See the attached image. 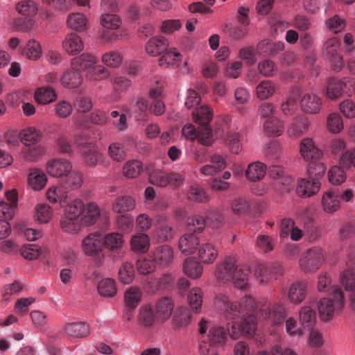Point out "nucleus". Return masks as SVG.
<instances>
[{
  "mask_svg": "<svg viewBox=\"0 0 355 355\" xmlns=\"http://www.w3.org/2000/svg\"><path fill=\"white\" fill-rule=\"evenodd\" d=\"M173 282V277L169 274H164L159 277L152 278L149 282V286L152 292L165 289L169 287Z\"/></svg>",
  "mask_w": 355,
  "mask_h": 355,
  "instance_id": "8fccbe9b",
  "label": "nucleus"
},
{
  "mask_svg": "<svg viewBox=\"0 0 355 355\" xmlns=\"http://www.w3.org/2000/svg\"><path fill=\"white\" fill-rule=\"evenodd\" d=\"M300 106L304 112L315 114L319 112L320 110L322 100L313 93H307L302 96L300 101Z\"/></svg>",
  "mask_w": 355,
  "mask_h": 355,
  "instance_id": "dca6fc26",
  "label": "nucleus"
},
{
  "mask_svg": "<svg viewBox=\"0 0 355 355\" xmlns=\"http://www.w3.org/2000/svg\"><path fill=\"white\" fill-rule=\"evenodd\" d=\"M340 193L336 191H329L324 193L322 199L323 209L328 213L336 211L340 207Z\"/></svg>",
  "mask_w": 355,
  "mask_h": 355,
  "instance_id": "a878e982",
  "label": "nucleus"
},
{
  "mask_svg": "<svg viewBox=\"0 0 355 355\" xmlns=\"http://www.w3.org/2000/svg\"><path fill=\"white\" fill-rule=\"evenodd\" d=\"M55 91L49 87H43L37 89L35 93V99L37 103L42 105L49 104L56 99Z\"/></svg>",
  "mask_w": 355,
  "mask_h": 355,
  "instance_id": "4c0bfd02",
  "label": "nucleus"
},
{
  "mask_svg": "<svg viewBox=\"0 0 355 355\" xmlns=\"http://www.w3.org/2000/svg\"><path fill=\"white\" fill-rule=\"evenodd\" d=\"M83 207L84 204L81 200L75 199L67 206L65 216L80 219Z\"/></svg>",
  "mask_w": 355,
  "mask_h": 355,
  "instance_id": "0e129e2a",
  "label": "nucleus"
},
{
  "mask_svg": "<svg viewBox=\"0 0 355 355\" xmlns=\"http://www.w3.org/2000/svg\"><path fill=\"white\" fill-rule=\"evenodd\" d=\"M193 120L200 127L199 143L205 146H210L214 141L210 122L212 120L213 112L209 107L201 106L193 112Z\"/></svg>",
  "mask_w": 355,
  "mask_h": 355,
  "instance_id": "20e7f679",
  "label": "nucleus"
},
{
  "mask_svg": "<svg viewBox=\"0 0 355 355\" xmlns=\"http://www.w3.org/2000/svg\"><path fill=\"white\" fill-rule=\"evenodd\" d=\"M143 171V164L139 160H131L127 162L123 168V174L128 178H135L139 176Z\"/></svg>",
  "mask_w": 355,
  "mask_h": 355,
  "instance_id": "de8ad7c7",
  "label": "nucleus"
},
{
  "mask_svg": "<svg viewBox=\"0 0 355 355\" xmlns=\"http://www.w3.org/2000/svg\"><path fill=\"white\" fill-rule=\"evenodd\" d=\"M263 129L265 132L270 136H279L284 131V125L282 121L277 118L270 117L264 122Z\"/></svg>",
  "mask_w": 355,
  "mask_h": 355,
  "instance_id": "79ce46f5",
  "label": "nucleus"
},
{
  "mask_svg": "<svg viewBox=\"0 0 355 355\" xmlns=\"http://www.w3.org/2000/svg\"><path fill=\"white\" fill-rule=\"evenodd\" d=\"M266 173V166L260 162L249 164L245 171L247 178L251 181H258L263 179Z\"/></svg>",
  "mask_w": 355,
  "mask_h": 355,
  "instance_id": "f704fd0d",
  "label": "nucleus"
},
{
  "mask_svg": "<svg viewBox=\"0 0 355 355\" xmlns=\"http://www.w3.org/2000/svg\"><path fill=\"white\" fill-rule=\"evenodd\" d=\"M300 152L303 159L307 162L320 161L323 157L322 150L317 147L311 138H304L301 141Z\"/></svg>",
  "mask_w": 355,
  "mask_h": 355,
  "instance_id": "1a4fd4ad",
  "label": "nucleus"
},
{
  "mask_svg": "<svg viewBox=\"0 0 355 355\" xmlns=\"http://www.w3.org/2000/svg\"><path fill=\"white\" fill-rule=\"evenodd\" d=\"M68 27L77 31L85 30L87 19L85 17L79 12L70 14L67 19Z\"/></svg>",
  "mask_w": 355,
  "mask_h": 355,
  "instance_id": "49530a36",
  "label": "nucleus"
},
{
  "mask_svg": "<svg viewBox=\"0 0 355 355\" xmlns=\"http://www.w3.org/2000/svg\"><path fill=\"white\" fill-rule=\"evenodd\" d=\"M103 246L113 253L119 254L123 244V236L119 233H110L102 238Z\"/></svg>",
  "mask_w": 355,
  "mask_h": 355,
  "instance_id": "393cba45",
  "label": "nucleus"
},
{
  "mask_svg": "<svg viewBox=\"0 0 355 355\" xmlns=\"http://www.w3.org/2000/svg\"><path fill=\"white\" fill-rule=\"evenodd\" d=\"M348 82V78L343 80H340L335 78H331L329 80L327 87V96L331 99H336L342 95L343 89L346 87Z\"/></svg>",
  "mask_w": 355,
  "mask_h": 355,
  "instance_id": "2f4dec72",
  "label": "nucleus"
},
{
  "mask_svg": "<svg viewBox=\"0 0 355 355\" xmlns=\"http://www.w3.org/2000/svg\"><path fill=\"white\" fill-rule=\"evenodd\" d=\"M282 274L283 268L278 263L269 265L260 263L254 269V275L260 284L268 283L273 279H277Z\"/></svg>",
  "mask_w": 355,
  "mask_h": 355,
  "instance_id": "0eeeda50",
  "label": "nucleus"
},
{
  "mask_svg": "<svg viewBox=\"0 0 355 355\" xmlns=\"http://www.w3.org/2000/svg\"><path fill=\"white\" fill-rule=\"evenodd\" d=\"M324 253L318 247H315L306 251L305 255L300 259V268L305 272L317 270L324 261Z\"/></svg>",
  "mask_w": 355,
  "mask_h": 355,
  "instance_id": "423d86ee",
  "label": "nucleus"
},
{
  "mask_svg": "<svg viewBox=\"0 0 355 355\" xmlns=\"http://www.w3.org/2000/svg\"><path fill=\"white\" fill-rule=\"evenodd\" d=\"M101 61L109 67H118L122 62V56L118 51H109L101 57Z\"/></svg>",
  "mask_w": 355,
  "mask_h": 355,
  "instance_id": "e2e57ef3",
  "label": "nucleus"
},
{
  "mask_svg": "<svg viewBox=\"0 0 355 355\" xmlns=\"http://www.w3.org/2000/svg\"><path fill=\"white\" fill-rule=\"evenodd\" d=\"M300 94L297 90L292 91L288 98L282 104V111L285 115H291L297 110Z\"/></svg>",
  "mask_w": 355,
  "mask_h": 355,
  "instance_id": "09e8293b",
  "label": "nucleus"
},
{
  "mask_svg": "<svg viewBox=\"0 0 355 355\" xmlns=\"http://www.w3.org/2000/svg\"><path fill=\"white\" fill-rule=\"evenodd\" d=\"M103 247L102 238L97 233L89 234L82 241L83 251L87 256L94 257L95 265L97 266H102L104 262Z\"/></svg>",
  "mask_w": 355,
  "mask_h": 355,
  "instance_id": "39448f33",
  "label": "nucleus"
},
{
  "mask_svg": "<svg viewBox=\"0 0 355 355\" xmlns=\"http://www.w3.org/2000/svg\"><path fill=\"white\" fill-rule=\"evenodd\" d=\"M110 75L109 71L102 65L94 64L86 73V77L90 80H101L107 78Z\"/></svg>",
  "mask_w": 355,
  "mask_h": 355,
  "instance_id": "bf43d9fd",
  "label": "nucleus"
},
{
  "mask_svg": "<svg viewBox=\"0 0 355 355\" xmlns=\"http://www.w3.org/2000/svg\"><path fill=\"white\" fill-rule=\"evenodd\" d=\"M100 22L105 28L109 30L118 29L121 24V18L117 15L111 13L102 15Z\"/></svg>",
  "mask_w": 355,
  "mask_h": 355,
  "instance_id": "6e6d98bb",
  "label": "nucleus"
},
{
  "mask_svg": "<svg viewBox=\"0 0 355 355\" xmlns=\"http://www.w3.org/2000/svg\"><path fill=\"white\" fill-rule=\"evenodd\" d=\"M344 304V295L340 287L334 286L331 288L329 298H322L318 304V309L322 320H329L336 311L342 309Z\"/></svg>",
  "mask_w": 355,
  "mask_h": 355,
  "instance_id": "7ed1b4c3",
  "label": "nucleus"
},
{
  "mask_svg": "<svg viewBox=\"0 0 355 355\" xmlns=\"http://www.w3.org/2000/svg\"><path fill=\"white\" fill-rule=\"evenodd\" d=\"M47 178L44 173L37 168L31 169L28 176V184L34 191H40L45 187Z\"/></svg>",
  "mask_w": 355,
  "mask_h": 355,
  "instance_id": "5701e85b",
  "label": "nucleus"
},
{
  "mask_svg": "<svg viewBox=\"0 0 355 355\" xmlns=\"http://www.w3.org/2000/svg\"><path fill=\"white\" fill-rule=\"evenodd\" d=\"M157 321V314L155 313L153 307L145 305L140 308L139 313V322L145 327H152Z\"/></svg>",
  "mask_w": 355,
  "mask_h": 355,
  "instance_id": "473e14b6",
  "label": "nucleus"
},
{
  "mask_svg": "<svg viewBox=\"0 0 355 355\" xmlns=\"http://www.w3.org/2000/svg\"><path fill=\"white\" fill-rule=\"evenodd\" d=\"M315 312L309 306H304L300 312V320L304 328L309 329L315 324Z\"/></svg>",
  "mask_w": 355,
  "mask_h": 355,
  "instance_id": "864d4df0",
  "label": "nucleus"
},
{
  "mask_svg": "<svg viewBox=\"0 0 355 355\" xmlns=\"http://www.w3.org/2000/svg\"><path fill=\"white\" fill-rule=\"evenodd\" d=\"M119 276L123 284H128L132 282L135 276L133 265L128 262L124 263L119 270Z\"/></svg>",
  "mask_w": 355,
  "mask_h": 355,
  "instance_id": "338daca9",
  "label": "nucleus"
},
{
  "mask_svg": "<svg viewBox=\"0 0 355 355\" xmlns=\"http://www.w3.org/2000/svg\"><path fill=\"white\" fill-rule=\"evenodd\" d=\"M80 219L64 216L60 222L62 230L70 234L77 233L81 227Z\"/></svg>",
  "mask_w": 355,
  "mask_h": 355,
  "instance_id": "603ef678",
  "label": "nucleus"
},
{
  "mask_svg": "<svg viewBox=\"0 0 355 355\" xmlns=\"http://www.w3.org/2000/svg\"><path fill=\"white\" fill-rule=\"evenodd\" d=\"M46 198L49 202L63 206L67 199V191L63 186H53L48 189Z\"/></svg>",
  "mask_w": 355,
  "mask_h": 355,
  "instance_id": "c756f323",
  "label": "nucleus"
},
{
  "mask_svg": "<svg viewBox=\"0 0 355 355\" xmlns=\"http://www.w3.org/2000/svg\"><path fill=\"white\" fill-rule=\"evenodd\" d=\"M62 47L68 54L73 55L83 50L84 44L79 35L76 33H70L63 40Z\"/></svg>",
  "mask_w": 355,
  "mask_h": 355,
  "instance_id": "6ab92c4d",
  "label": "nucleus"
},
{
  "mask_svg": "<svg viewBox=\"0 0 355 355\" xmlns=\"http://www.w3.org/2000/svg\"><path fill=\"white\" fill-rule=\"evenodd\" d=\"M216 277L220 282L232 280L234 286L245 289L248 284L249 268L245 266L236 264L232 257H226L220 265L218 266Z\"/></svg>",
  "mask_w": 355,
  "mask_h": 355,
  "instance_id": "f03ea898",
  "label": "nucleus"
},
{
  "mask_svg": "<svg viewBox=\"0 0 355 355\" xmlns=\"http://www.w3.org/2000/svg\"><path fill=\"white\" fill-rule=\"evenodd\" d=\"M284 44L282 42H272L270 40H263L261 41L257 46V51L259 54L263 55H274L283 51Z\"/></svg>",
  "mask_w": 355,
  "mask_h": 355,
  "instance_id": "4be33fe9",
  "label": "nucleus"
},
{
  "mask_svg": "<svg viewBox=\"0 0 355 355\" xmlns=\"http://www.w3.org/2000/svg\"><path fill=\"white\" fill-rule=\"evenodd\" d=\"M180 53L175 49L167 48L159 58V63L160 66L178 67L180 64Z\"/></svg>",
  "mask_w": 355,
  "mask_h": 355,
  "instance_id": "c85d7f7f",
  "label": "nucleus"
},
{
  "mask_svg": "<svg viewBox=\"0 0 355 355\" xmlns=\"http://www.w3.org/2000/svg\"><path fill=\"white\" fill-rule=\"evenodd\" d=\"M98 59L91 53H82L80 55L73 58L71 60V65L73 70L86 71V73L89 69L96 64Z\"/></svg>",
  "mask_w": 355,
  "mask_h": 355,
  "instance_id": "4468645a",
  "label": "nucleus"
},
{
  "mask_svg": "<svg viewBox=\"0 0 355 355\" xmlns=\"http://www.w3.org/2000/svg\"><path fill=\"white\" fill-rule=\"evenodd\" d=\"M199 243L198 237L194 233L189 232L180 239L178 246L182 254L189 255L196 251Z\"/></svg>",
  "mask_w": 355,
  "mask_h": 355,
  "instance_id": "aec40b11",
  "label": "nucleus"
},
{
  "mask_svg": "<svg viewBox=\"0 0 355 355\" xmlns=\"http://www.w3.org/2000/svg\"><path fill=\"white\" fill-rule=\"evenodd\" d=\"M141 291L139 288L130 287L124 294V302L130 309L136 308L141 298Z\"/></svg>",
  "mask_w": 355,
  "mask_h": 355,
  "instance_id": "c03bdc74",
  "label": "nucleus"
},
{
  "mask_svg": "<svg viewBox=\"0 0 355 355\" xmlns=\"http://www.w3.org/2000/svg\"><path fill=\"white\" fill-rule=\"evenodd\" d=\"M309 125L306 117L304 116L295 117L288 128V133L290 137H297L306 132Z\"/></svg>",
  "mask_w": 355,
  "mask_h": 355,
  "instance_id": "7c9ffc66",
  "label": "nucleus"
},
{
  "mask_svg": "<svg viewBox=\"0 0 355 355\" xmlns=\"http://www.w3.org/2000/svg\"><path fill=\"white\" fill-rule=\"evenodd\" d=\"M183 270L187 276L197 279L200 277L202 274V266L193 259L188 258L184 262Z\"/></svg>",
  "mask_w": 355,
  "mask_h": 355,
  "instance_id": "37998d69",
  "label": "nucleus"
},
{
  "mask_svg": "<svg viewBox=\"0 0 355 355\" xmlns=\"http://www.w3.org/2000/svg\"><path fill=\"white\" fill-rule=\"evenodd\" d=\"M132 250L144 253L148 251L150 246V241L147 234L141 233L132 236L130 241Z\"/></svg>",
  "mask_w": 355,
  "mask_h": 355,
  "instance_id": "ea45409f",
  "label": "nucleus"
},
{
  "mask_svg": "<svg viewBox=\"0 0 355 355\" xmlns=\"http://www.w3.org/2000/svg\"><path fill=\"white\" fill-rule=\"evenodd\" d=\"M174 257V252L172 247L168 245H162L155 249L153 252V261L163 267L170 265Z\"/></svg>",
  "mask_w": 355,
  "mask_h": 355,
  "instance_id": "9b49d317",
  "label": "nucleus"
},
{
  "mask_svg": "<svg viewBox=\"0 0 355 355\" xmlns=\"http://www.w3.org/2000/svg\"><path fill=\"white\" fill-rule=\"evenodd\" d=\"M66 176L64 181L65 187L71 189L79 188L83 182V174L77 171H70Z\"/></svg>",
  "mask_w": 355,
  "mask_h": 355,
  "instance_id": "69168bd1",
  "label": "nucleus"
},
{
  "mask_svg": "<svg viewBox=\"0 0 355 355\" xmlns=\"http://www.w3.org/2000/svg\"><path fill=\"white\" fill-rule=\"evenodd\" d=\"M269 176L275 180L277 190L282 192L289 191L293 187V180L279 166H272L268 169Z\"/></svg>",
  "mask_w": 355,
  "mask_h": 355,
  "instance_id": "6e6552de",
  "label": "nucleus"
},
{
  "mask_svg": "<svg viewBox=\"0 0 355 355\" xmlns=\"http://www.w3.org/2000/svg\"><path fill=\"white\" fill-rule=\"evenodd\" d=\"M174 305L171 298L164 297L159 300L155 304L157 321L164 322L169 319L173 311Z\"/></svg>",
  "mask_w": 355,
  "mask_h": 355,
  "instance_id": "f3484780",
  "label": "nucleus"
},
{
  "mask_svg": "<svg viewBox=\"0 0 355 355\" xmlns=\"http://www.w3.org/2000/svg\"><path fill=\"white\" fill-rule=\"evenodd\" d=\"M217 300L223 306L226 320L243 318L241 324L234 321L231 327H228L229 335L234 340L238 339L242 332L250 336L255 333L257 324L255 313H259V317L271 324H282L286 317V311L282 304L277 302L272 305L268 299L261 300L257 305L251 296H245L239 302H232L228 297L223 295L218 296Z\"/></svg>",
  "mask_w": 355,
  "mask_h": 355,
  "instance_id": "f257e3e1",
  "label": "nucleus"
},
{
  "mask_svg": "<svg viewBox=\"0 0 355 355\" xmlns=\"http://www.w3.org/2000/svg\"><path fill=\"white\" fill-rule=\"evenodd\" d=\"M71 164L63 159H54L46 163V170L49 175L55 178L65 176L71 171Z\"/></svg>",
  "mask_w": 355,
  "mask_h": 355,
  "instance_id": "9d476101",
  "label": "nucleus"
},
{
  "mask_svg": "<svg viewBox=\"0 0 355 355\" xmlns=\"http://www.w3.org/2000/svg\"><path fill=\"white\" fill-rule=\"evenodd\" d=\"M187 198L190 200L197 202H205L209 201V196L205 190L199 185L194 184L189 187L187 191Z\"/></svg>",
  "mask_w": 355,
  "mask_h": 355,
  "instance_id": "3c124183",
  "label": "nucleus"
},
{
  "mask_svg": "<svg viewBox=\"0 0 355 355\" xmlns=\"http://www.w3.org/2000/svg\"><path fill=\"white\" fill-rule=\"evenodd\" d=\"M339 278L346 291H355V270L346 269L340 273Z\"/></svg>",
  "mask_w": 355,
  "mask_h": 355,
  "instance_id": "5fc2aeb1",
  "label": "nucleus"
},
{
  "mask_svg": "<svg viewBox=\"0 0 355 355\" xmlns=\"http://www.w3.org/2000/svg\"><path fill=\"white\" fill-rule=\"evenodd\" d=\"M307 283L305 281H297L291 285L288 290V298L291 303L300 304L306 295Z\"/></svg>",
  "mask_w": 355,
  "mask_h": 355,
  "instance_id": "a211bd4d",
  "label": "nucleus"
},
{
  "mask_svg": "<svg viewBox=\"0 0 355 355\" xmlns=\"http://www.w3.org/2000/svg\"><path fill=\"white\" fill-rule=\"evenodd\" d=\"M23 53L30 60H35L42 55L40 44L35 40H30L24 49Z\"/></svg>",
  "mask_w": 355,
  "mask_h": 355,
  "instance_id": "13d9d810",
  "label": "nucleus"
},
{
  "mask_svg": "<svg viewBox=\"0 0 355 355\" xmlns=\"http://www.w3.org/2000/svg\"><path fill=\"white\" fill-rule=\"evenodd\" d=\"M83 78L79 71H67L61 78L62 85L67 88H76L79 87Z\"/></svg>",
  "mask_w": 355,
  "mask_h": 355,
  "instance_id": "58836bf2",
  "label": "nucleus"
},
{
  "mask_svg": "<svg viewBox=\"0 0 355 355\" xmlns=\"http://www.w3.org/2000/svg\"><path fill=\"white\" fill-rule=\"evenodd\" d=\"M16 9L19 14L24 16L34 15L37 11L36 3L32 0L20 1L17 4Z\"/></svg>",
  "mask_w": 355,
  "mask_h": 355,
  "instance_id": "680f3d73",
  "label": "nucleus"
},
{
  "mask_svg": "<svg viewBox=\"0 0 355 355\" xmlns=\"http://www.w3.org/2000/svg\"><path fill=\"white\" fill-rule=\"evenodd\" d=\"M275 92V85L270 80H263L256 87V95L261 100L270 98Z\"/></svg>",
  "mask_w": 355,
  "mask_h": 355,
  "instance_id": "a18cd8bd",
  "label": "nucleus"
},
{
  "mask_svg": "<svg viewBox=\"0 0 355 355\" xmlns=\"http://www.w3.org/2000/svg\"><path fill=\"white\" fill-rule=\"evenodd\" d=\"M41 132L35 128L29 127L20 132L21 141L26 146L33 145L41 139Z\"/></svg>",
  "mask_w": 355,
  "mask_h": 355,
  "instance_id": "a19ab883",
  "label": "nucleus"
},
{
  "mask_svg": "<svg viewBox=\"0 0 355 355\" xmlns=\"http://www.w3.org/2000/svg\"><path fill=\"white\" fill-rule=\"evenodd\" d=\"M135 207V201L129 196L118 197L112 203V209L116 213H123L131 211Z\"/></svg>",
  "mask_w": 355,
  "mask_h": 355,
  "instance_id": "c9c22d12",
  "label": "nucleus"
},
{
  "mask_svg": "<svg viewBox=\"0 0 355 355\" xmlns=\"http://www.w3.org/2000/svg\"><path fill=\"white\" fill-rule=\"evenodd\" d=\"M53 211L47 205H39L35 208V217L41 223H48L52 217Z\"/></svg>",
  "mask_w": 355,
  "mask_h": 355,
  "instance_id": "774afa93",
  "label": "nucleus"
},
{
  "mask_svg": "<svg viewBox=\"0 0 355 355\" xmlns=\"http://www.w3.org/2000/svg\"><path fill=\"white\" fill-rule=\"evenodd\" d=\"M100 209L94 202H90L84 205L80 220L85 225H92L98 220L100 217Z\"/></svg>",
  "mask_w": 355,
  "mask_h": 355,
  "instance_id": "412c9836",
  "label": "nucleus"
},
{
  "mask_svg": "<svg viewBox=\"0 0 355 355\" xmlns=\"http://www.w3.org/2000/svg\"><path fill=\"white\" fill-rule=\"evenodd\" d=\"M218 255L217 248L210 243H202L198 248V257L204 263H214Z\"/></svg>",
  "mask_w": 355,
  "mask_h": 355,
  "instance_id": "cd10ccee",
  "label": "nucleus"
},
{
  "mask_svg": "<svg viewBox=\"0 0 355 355\" xmlns=\"http://www.w3.org/2000/svg\"><path fill=\"white\" fill-rule=\"evenodd\" d=\"M209 162L200 168L201 174L206 176L215 175L225 169L227 165L225 157L218 154L211 155Z\"/></svg>",
  "mask_w": 355,
  "mask_h": 355,
  "instance_id": "ddd939ff",
  "label": "nucleus"
},
{
  "mask_svg": "<svg viewBox=\"0 0 355 355\" xmlns=\"http://www.w3.org/2000/svg\"><path fill=\"white\" fill-rule=\"evenodd\" d=\"M167 48L168 42L164 37H153L146 45V52L153 56L161 55Z\"/></svg>",
  "mask_w": 355,
  "mask_h": 355,
  "instance_id": "b1692460",
  "label": "nucleus"
},
{
  "mask_svg": "<svg viewBox=\"0 0 355 355\" xmlns=\"http://www.w3.org/2000/svg\"><path fill=\"white\" fill-rule=\"evenodd\" d=\"M202 292L199 288H193L188 295V302L191 308L196 313L200 309L202 302Z\"/></svg>",
  "mask_w": 355,
  "mask_h": 355,
  "instance_id": "4d7b16f0",
  "label": "nucleus"
},
{
  "mask_svg": "<svg viewBox=\"0 0 355 355\" xmlns=\"http://www.w3.org/2000/svg\"><path fill=\"white\" fill-rule=\"evenodd\" d=\"M320 182L318 180L301 179L298 182L296 193L301 198H310L316 194L320 188Z\"/></svg>",
  "mask_w": 355,
  "mask_h": 355,
  "instance_id": "f8f14e48",
  "label": "nucleus"
},
{
  "mask_svg": "<svg viewBox=\"0 0 355 355\" xmlns=\"http://www.w3.org/2000/svg\"><path fill=\"white\" fill-rule=\"evenodd\" d=\"M227 339V333L222 327H214L210 329L207 340L210 346H221L225 344Z\"/></svg>",
  "mask_w": 355,
  "mask_h": 355,
  "instance_id": "72a5a7b5",
  "label": "nucleus"
},
{
  "mask_svg": "<svg viewBox=\"0 0 355 355\" xmlns=\"http://www.w3.org/2000/svg\"><path fill=\"white\" fill-rule=\"evenodd\" d=\"M98 293L104 297H113L117 292L115 281L112 278H105L98 283Z\"/></svg>",
  "mask_w": 355,
  "mask_h": 355,
  "instance_id": "e433bc0d",
  "label": "nucleus"
},
{
  "mask_svg": "<svg viewBox=\"0 0 355 355\" xmlns=\"http://www.w3.org/2000/svg\"><path fill=\"white\" fill-rule=\"evenodd\" d=\"M64 331L69 337L77 338H85L90 334L89 325L85 322L69 323Z\"/></svg>",
  "mask_w": 355,
  "mask_h": 355,
  "instance_id": "bb28decb",
  "label": "nucleus"
},
{
  "mask_svg": "<svg viewBox=\"0 0 355 355\" xmlns=\"http://www.w3.org/2000/svg\"><path fill=\"white\" fill-rule=\"evenodd\" d=\"M327 128L329 132L336 134L343 129V121L341 116L336 112L331 113L327 118Z\"/></svg>",
  "mask_w": 355,
  "mask_h": 355,
  "instance_id": "052dcab7",
  "label": "nucleus"
},
{
  "mask_svg": "<svg viewBox=\"0 0 355 355\" xmlns=\"http://www.w3.org/2000/svg\"><path fill=\"white\" fill-rule=\"evenodd\" d=\"M80 136H77L76 142L80 145V151L87 164L94 166L101 158V154L92 143H82L79 141Z\"/></svg>",
  "mask_w": 355,
  "mask_h": 355,
  "instance_id": "2eb2a0df",
  "label": "nucleus"
}]
</instances>
